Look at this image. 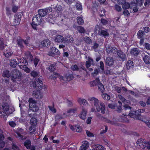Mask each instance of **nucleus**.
<instances>
[{"instance_id":"15","label":"nucleus","mask_w":150,"mask_h":150,"mask_svg":"<svg viewBox=\"0 0 150 150\" xmlns=\"http://www.w3.org/2000/svg\"><path fill=\"white\" fill-rule=\"evenodd\" d=\"M87 111L84 108H82V111L79 115V117L83 120H85L86 118V115Z\"/></svg>"},{"instance_id":"31","label":"nucleus","mask_w":150,"mask_h":150,"mask_svg":"<svg viewBox=\"0 0 150 150\" xmlns=\"http://www.w3.org/2000/svg\"><path fill=\"white\" fill-rule=\"evenodd\" d=\"M20 38H21L20 37ZM17 44L18 46L22 48L23 47V43L24 42V40L21 38L18 39L17 40Z\"/></svg>"},{"instance_id":"64","label":"nucleus","mask_w":150,"mask_h":150,"mask_svg":"<svg viewBox=\"0 0 150 150\" xmlns=\"http://www.w3.org/2000/svg\"><path fill=\"white\" fill-rule=\"evenodd\" d=\"M86 134L89 137H93L94 136L93 134L88 130L86 131Z\"/></svg>"},{"instance_id":"41","label":"nucleus","mask_w":150,"mask_h":150,"mask_svg":"<svg viewBox=\"0 0 150 150\" xmlns=\"http://www.w3.org/2000/svg\"><path fill=\"white\" fill-rule=\"evenodd\" d=\"M102 96L103 98L105 100H109L110 99V95L106 93L102 94Z\"/></svg>"},{"instance_id":"45","label":"nucleus","mask_w":150,"mask_h":150,"mask_svg":"<svg viewBox=\"0 0 150 150\" xmlns=\"http://www.w3.org/2000/svg\"><path fill=\"white\" fill-rule=\"evenodd\" d=\"M100 35L103 36L104 37L108 36L109 34L108 32L104 30H101L100 33L99 34Z\"/></svg>"},{"instance_id":"60","label":"nucleus","mask_w":150,"mask_h":150,"mask_svg":"<svg viewBox=\"0 0 150 150\" xmlns=\"http://www.w3.org/2000/svg\"><path fill=\"white\" fill-rule=\"evenodd\" d=\"M48 107L49 108L50 110L54 113H55L56 112V110L55 108H54V106L53 104V107L49 106Z\"/></svg>"},{"instance_id":"24","label":"nucleus","mask_w":150,"mask_h":150,"mask_svg":"<svg viewBox=\"0 0 150 150\" xmlns=\"http://www.w3.org/2000/svg\"><path fill=\"white\" fill-rule=\"evenodd\" d=\"M38 14L41 17H44L47 14V9H41L38 10Z\"/></svg>"},{"instance_id":"33","label":"nucleus","mask_w":150,"mask_h":150,"mask_svg":"<svg viewBox=\"0 0 150 150\" xmlns=\"http://www.w3.org/2000/svg\"><path fill=\"white\" fill-rule=\"evenodd\" d=\"M143 60L145 63L147 64L150 63V57L148 55H145L143 57Z\"/></svg>"},{"instance_id":"40","label":"nucleus","mask_w":150,"mask_h":150,"mask_svg":"<svg viewBox=\"0 0 150 150\" xmlns=\"http://www.w3.org/2000/svg\"><path fill=\"white\" fill-rule=\"evenodd\" d=\"M77 23L79 25H82L83 23V19L81 17H78L76 18Z\"/></svg>"},{"instance_id":"57","label":"nucleus","mask_w":150,"mask_h":150,"mask_svg":"<svg viewBox=\"0 0 150 150\" xmlns=\"http://www.w3.org/2000/svg\"><path fill=\"white\" fill-rule=\"evenodd\" d=\"M30 75L33 77H35L38 76V73L35 71L33 70L31 72Z\"/></svg>"},{"instance_id":"22","label":"nucleus","mask_w":150,"mask_h":150,"mask_svg":"<svg viewBox=\"0 0 150 150\" xmlns=\"http://www.w3.org/2000/svg\"><path fill=\"white\" fill-rule=\"evenodd\" d=\"M129 115L131 117L133 118L134 119L135 118L138 120H140L141 119L140 115L139 114L138 115V113H137L136 114L135 112V114L129 112Z\"/></svg>"},{"instance_id":"54","label":"nucleus","mask_w":150,"mask_h":150,"mask_svg":"<svg viewBox=\"0 0 150 150\" xmlns=\"http://www.w3.org/2000/svg\"><path fill=\"white\" fill-rule=\"evenodd\" d=\"M104 121H105L106 122L110 123L112 125H115L116 124V123L115 122L110 120H109L108 119L106 118H105V120Z\"/></svg>"},{"instance_id":"44","label":"nucleus","mask_w":150,"mask_h":150,"mask_svg":"<svg viewBox=\"0 0 150 150\" xmlns=\"http://www.w3.org/2000/svg\"><path fill=\"white\" fill-rule=\"evenodd\" d=\"M4 48V39L1 38H0V49L3 50Z\"/></svg>"},{"instance_id":"8","label":"nucleus","mask_w":150,"mask_h":150,"mask_svg":"<svg viewBox=\"0 0 150 150\" xmlns=\"http://www.w3.org/2000/svg\"><path fill=\"white\" fill-rule=\"evenodd\" d=\"M59 54V52L57 49L55 47H52L50 48V50L48 52V55L54 57L56 54L58 55Z\"/></svg>"},{"instance_id":"38","label":"nucleus","mask_w":150,"mask_h":150,"mask_svg":"<svg viewBox=\"0 0 150 150\" xmlns=\"http://www.w3.org/2000/svg\"><path fill=\"white\" fill-rule=\"evenodd\" d=\"M98 86L99 89L101 93H103L104 91L105 90L103 85L100 82V83H99L98 85Z\"/></svg>"},{"instance_id":"3","label":"nucleus","mask_w":150,"mask_h":150,"mask_svg":"<svg viewBox=\"0 0 150 150\" xmlns=\"http://www.w3.org/2000/svg\"><path fill=\"white\" fill-rule=\"evenodd\" d=\"M21 76V73L19 70L16 69H13L11 71V80L13 82H15L17 79H20Z\"/></svg>"},{"instance_id":"58","label":"nucleus","mask_w":150,"mask_h":150,"mask_svg":"<svg viewBox=\"0 0 150 150\" xmlns=\"http://www.w3.org/2000/svg\"><path fill=\"white\" fill-rule=\"evenodd\" d=\"M22 68H23V69L27 73H29L30 71V69L28 68L27 66H25L22 67Z\"/></svg>"},{"instance_id":"30","label":"nucleus","mask_w":150,"mask_h":150,"mask_svg":"<svg viewBox=\"0 0 150 150\" xmlns=\"http://www.w3.org/2000/svg\"><path fill=\"white\" fill-rule=\"evenodd\" d=\"M17 64V62L16 59H11L10 63V65L11 67L15 68Z\"/></svg>"},{"instance_id":"4","label":"nucleus","mask_w":150,"mask_h":150,"mask_svg":"<svg viewBox=\"0 0 150 150\" xmlns=\"http://www.w3.org/2000/svg\"><path fill=\"white\" fill-rule=\"evenodd\" d=\"M46 88L45 85L43 83L42 81L39 79H38V99H41L43 96V93L41 91H40L42 89H45Z\"/></svg>"},{"instance_id":"1","label":"nucleus","mask_w":150,"mask_h":150,"mask_svg":"<svg viewBox=\"0 0 150 150\" xmlns=\"http://www.w3.org/2000/svg\"><path fill=\"white\" fill-rule=\"evenodd\" d=\"M88 100L90 101V103L91 104H94L98 112H99L101 109V113L103 114L105 113V106L103 103L102 102L100 103V104L101 106L100 108L98 105L99 100L98 99L94 97H92L88 98Z\"/></svg>"},{"instance_id":"18","label":"nucleus","mask_w":150,"mask_h":150,"mask_svg":"<svg viewBox=\"0 0 150 150\" xmlns=\"http://www.w3.org/2000/svg\"><path fill=\"white\" fill-rule=\"evenodd\" d=\"M54 40L56 42L61 43L64 40V38L61 35H58L56 36Z\"/></svg>"},{"instance_id":"21","label":"nucleus","mask_w":150,"mask_h":150,"mask_svg":"<svg viewBox=\"0 0 150 150\" xmlns=\"http://www.w3.org/2000/svg\"><path fill=\"white\" fill-rule=\"evenodd\" d=\"M74 27L80 33L83 34L86 32V30L83 27L77 26H75V27Z\"/></svg>"},{"instance_id":"61","label":"nucleus","mask_w":150,"mask_h":150,"mask_svg":"<svg viewBox=\"0 0 150 150\" xmlns=\"http://www.w3.org/2000/svg\"><path fill=\"white\" fill-rule=\"evenodd\" d=\"M76 6L78 10H81L82 9V6L80 4L76 3Z\"/></svg>"},{"instance_id":"39","label":"nucleus","mask_w":150,"mask_h":150,"mask_svg":"<svg viewBox=\"0 0 150 150\" xmlns=\"http://www.w3.org/2000/svg\"><path fill=\"white\" fill-rule=\"evenodd\" d=\"M36 130V127L35 126L31 125L30 127L29 131L30 134H31L34 133Z\"/></svg>"},{"instance_id":"46","label":"nucleus","mask_w":150,"mask_h":150,"mask_svg":"<svg viewBox=\"0 0 150 150\" xmlns=\"http://www.w3.org/2000/svg\"><path fill=\"white\" fill-rule=\"evenodd\" d=\"M124 109L125 110H127L129 112L131 111V109L132 108L127 105H125L123 106Z\"/></svg>"},{"instance_id":"59","label":"nucleus","mask_w":150,"mask_h":150,"mask_svg":"<svg viewBox=\"0 0 150 150\" xmlns=\"http://www.w3.org/2000/svg\"><path fill=\"white\" fill-rule=\"evenodd\" d=\"M115 10L118 12H120L121 11L122 8L121 7L117 5H115Z\"/></svg>"},{"instance_id":"5","label":"nucleus","mask_w":150,"mask_h":150,"mask_svg":"<svg viewBox=\"0 0 150 150\" xmlns=\"http://www.w3.org/2000/svg\"><path fill=\"white\" fill-rule=\"evenodd\" d=\"M29 107L30 109L33 112H36L38 110V108L36 105V102L33 98H30L29 99Z\"/></svg>"},{"instance_id":"13","label":"nucleus","mask_w":150,"mask_h":150,"mask_svg":"<svg viewBox=\"0 0 150 150\" xmlns=\"http://www.w3.org/2000/svg\"><path fill=\"white\" fill-rule=\"evenodd\" d=\"M16 133L17 135V137L18 138L21 139H23V135L22 134H23L24 133V131L23 129L21 128H18L17 129Z\"/></svg>"},{"instance_id":"36","label":"nucleus","mask_w":150,"mask_h":150,"mask_svg":"<svg viewBox=\"0 0 150 150\" xmlns=\"http://www.w3.org/2000/svg\"><path fill=\"white\" fill-rule=\"evenodd\" d=\"M82 144L81 147L87 149L89 146V143L87 141H83L82 142Z\"/></svg>"},{"instance_id":"32","label":"nucleus","mask_w":150,"mask_h":150,"mask_svg":"<svg viewBox=\"0 0 150 150\" xmlns=\"http://www.w3.org/2000/svg\"><path fill=\"white\" fill-rule=\"evenodd\" d=\"M92 150H105V149L102 145H97L95 146Z\"/></svg>"},{"instance_id":"17","label":"nucleus","mask_w":150,"mask_h":150,"mask_svg":"<svg viewBox=\"0 0 150 150\" xmlns=\"http://www.w3.org/2000/svg\"><path fill=\"white\" fill-rule=\"evenodd\" d=\"M116 53H117V55L119 57L122 61H124L126 59V55L122 51H118L117 50V52Z\"/></svg>"},{"instance_id":"51","label":"nucleus","mask_w":150,"mask_h":150,"mask_svg":"<svg viewBox=\"0 0 150 150\" xmlns=\"http://www.w3.org/2000/svg\"><path fill=\"white\" fill-rule=\"evenodd\" d=\"M3 110L5 111H8L9 110L8 106L6 104H4L2 106Z\"/></svg>"},{"instance_id":"11","label":"nucleus","mask_w":150,"mask_h":150,"mask_svg":"<svg viewBox=\"0 0 150 150\" xmlns=\"http://www.w3.org/2000/svg\"><path fill=\"white\" fill-rule=\"evenodd\" d=\"M114 61L113 57H108L105 60V64L107 66H111L113 65Z\"/></svg>"},{"instance_id":"7","label":"nucleus","mask_w":150,"mask_h":150,"mask_svg":"<svg viewBox=\"0 0 150 150\" xmlns=\"http://www.w3.org/2000/svg\"><path fill=\"white\" fill-rule=\"evenodd\" d=\"M24 146L26 149L29 150H35V148L34 146H31V141L29 139L26 140L24 143Z\"/></svg>"},{"instance_id":"35","label":"nucleus","mask_w":150,"mask_h":150,"mask_svg":"<svg viewBox=\"0 0 150 150\" xmlns=\"http://www.w3.org/2000/svg\"><path fill=\"white\" fill-rule=\"evenodd\" d=\"M6 15L9 18L11 17L12 12L10 8L8 7H6Z\"/></svg>"},{"instance_id":"48","label":"nucleus","mask_w":150,"mask_h":150,"mask_svg":"<svg viewBox=\"0 0 150 150\" xmlns=\"http://www.w3.org/2000/svg\"><path fill=\"white\" fill-rule=\"evenodd\" d=\"M144 35V32L141 30H139L137 33V35L139 38H142Z\"/></svg>"},{"instance_id":"25","label":"nucleus","mask_w":150,"mask_h":150,"mask_svg":"<svg viewBox=\"0 0 150 150\" xmlns=\"http://www.w3.org/2000/svg\"><path fill=\"white\" fill-rule=\"evenodd\" d=\"M2 76L4 77L9 78L11 76V73L8 70L5 69L4 71Z\"/></svg>"},{"instance_id":"55","label":"nucleus","mask_w":150,"mask_h":150,"mask_svg":"<svg viewBox=\"0 0 150 150\" xmlns=\"http://www.w3.org/2000/svg\"><path fill=\"white\" fill-rule=\"evenodd\" d=\"M12 149L13 150H19V147L16 144L13 143L11 144Z\"/></svg>"},{"instance_id":"27","label":"nucleus","mask_w":150,"mask_h":150,"mask_svg":"<svg viewBox=\"0 0 150 150\" xmlns=\"http://www.w3.org/2000/svg\"><path fill=\"white\" fill-rule=\"evenodd\" d=\"M64 40L67 42L72 43L73 42L74 39L72 36L69 35L65 38Z\"/></svg>"},{"instance_id":"37","label":"nucleus","mask_w":150,"mask_h":150,"mask_svg":"<svg viewBox=\"0 0 150 150\" xmlns=\"http://www.w3.org/2000/svg\"><path fill=\"white\" fill-rule=\"evenodd\" d=\"M73 78V76L72 74L66 75L64 76V79H66V81H69L71 80Z\"/></svg>"},{"instance_id":"26","label":"nucleus","mask_w":150,"mask_h":150,"mask_svg":"<svg viewBox=\"0 0 150 150\" xmlns=\"http://www.w3.org/2000/svg\"><path fill=\"white\" fill-rule=\"evenodd\" d=\"M133 63L132 61L131 60H128L126 64V69L127 70H129L130 68L133 67Z\"/></svg>"},{"instance_id":"56","label":"nucleus","mask_w":150,"mask_h":150,"mask_svg":"<svg viewBox=\"0 0 150 150\" xmlns=\"http://www.w3.org/2000/svg\"><path fill=\"white\" fill-rule=\"evenodd\" d=\"M96 116L98 118L104 121L106 118L99 113H97L96 114Z\"/></svg>"},{"instance_id":"63","label":"nucleus","mask_w":150,"mask_h":150,"mask_svg":"<svg viewBox=\"0 0 150 150\" xmlns=\"http://www.w3.org/2000/svg\"><path fill=\"white\" fill-rule=\"evenodd\" d=\"M71 69L73 71H78L79 68L78 66L76 65H74L71 67Z\"/></svg>"},{"instance_id":"62","label":"nucleus","mask_w":150,"mask_h":150,"mask_svg":"<svg viewBox=\"0 0 150 150\" xmlns=\"http://www.w3.org/2000/svg\"><path fill=\"white\" fill-rule=\"evenodd\" d=\"M62 118V117L61 115L59 114H57L55 116V120L56 121Z\"/></svg>"},{"instance_id":"9","label":"nucleus","mask_w":150,"mask_h":150,"mask_svg":"<svg viewBox=\"0 0 150 150\" xmlns=\"http://www.w3.org/2000/svg\"><path fill=\"white\" fill-rule=\"evenodd\" d=\"M106 52L110 54L116 53L117 52V49L115 47H112L109 46H108L106 48Z\"/></svg>"},{"instance_id":"50","label":"nucleus","mask_w":150,"mask_h":150,"mask_svg":"<svg viewBox=\"0 0 150 150\" xmlns=\"http://www.w3.org/2000/svg\"><path fill=\"white\" fill-rule=\"evenodd\" d=\"M85 41L88 44H90L92 43V41L91 39L88 37H85L84 38Z\"/></svg>"},{"instance_id":"43","label":"nucleus","mask_w":150,"mask_h":150,"mask_svg":"<svg viewBox=\"0 0 150 150\" xmlns=\"http://www.w3.org/2000/svg\"><path fill=\"white\" fill-rule=\"evenodd\" d=\"M53 8L56 11H60L62 10V6L59 5H57L55 7H53Z\"/></svg>"},{"instance_id":"12","label":"nucleus","mask_w":150,"mask_h":150,"mask_svg":"<svg viewBox=\"0 0 150 150\" xmlns=\"http://www.w3.org/2000/svg\"><path fill=\"white\" fill-rule=\"evenodd\" d=\"M28 64V62L26 58L22 57L18 60V65L21 67L27 66Z\"/></svg>"},{"instance_id":"42","label":"nucleus","mask_w":150,"mask_h":150,"mask_svg":"<svg viewBox=\"0 0 150 150\" xmlns=\"http://www.w3.org/2000/svg\"><path fill=\"white\" fill-rule=\"evenodd\" d=\"M56 69V67L55 65L54 64L50 65L49 67V70L50 71L54 72Z\"/></svg>"},{"instance_id":"34","label":"nucleus","mask_w":150,"mask_h":150,"mask_svg":"<svg viewBox=\"0 0 150 150\" xmlns=\"http://www.w3.org/2000/svg\"><path fill=\"white\" fill-rule=\"evenodd\" d=\"M38 121L36 118L35 117H32L31 118L30 120V124L31 125L35 126H36L37 124Z\"/></svg>"},{"instance_id":"29","label":"nucleus","mask_w":150,"mask_h":150,"mask_svg":"<svg viewBox=\"0 0 150 150\" xmlns=\"http://www.w3.org/2000/svg\"><path fill=\"white\" fill-rule=\"evenodd\" d=\"M93 60L91 58H89L88 60L86 62V66L87 68H89V67H90L91 64H93Z\"/></svg>"},{"instance_id":"23","label":"nucleus","mask_w":150,"mask_h":150,"mask_svg":"<svg viewBox=\"0 0 150 150\" xmlns=\"http://www.w3.org/2000/svg\"><path fill=\"white\" fill-rule=\"evenodd\" d=\"M37 82L38 81L36 79L32 82V83L30 84V86L33 87L34 88L36 89V91H35V95H38V86L37 85Z\"/></svg>"},{"instance_id":"53","label":"nucleus","mask_w":150,"mask_h":150,"mask_svg":"<svg viewBox=\"0 0 150 150\" xmlns=\"http://www.w3.org/2000/svg\"><path fill=\"white\" fill-rule=\"evenodd\" d=\"M99 45L98 44L95 42L94 43L93 46L92 47V49L96 52L97 51V49Z\"/></svg>"},{"instance_id":"2","label":"nucleus","mask_w":150,"mask_h":150,"mask_svg":"<svg viewBox=\"0 0 150 150\" xmlns=\"http://www.w3.org/2000/svg\"><path fill=\"white\" fill-rule=\"evenodd\" d=\"M136 144L137 149L141 150H150V141L144 142L143 139H139L137 141Z\"/></svg>"},{"instance_id":"52","label":"nucleus","mask_w":150,"mask_h":150,"mask_svg":"<svg viewBox=\"0 0 150 150\" xmlns=\"http://www.w3.org/2000/svg\"><path fill=\"white\" fill-rule=\"evenodd\" d=\"M18 9V6L14 5L12 6V10L13 12L16 13L17 12Z\"/></svg>"},{"instance_id":"10","label":"nucleus","mask_w":150,"mask_h":150,"mask_svg":"<svg viewBox=\"0 0 150 150\" xmlns=\"http://www.w3.org/2000/svg\"><path fill=\"white\" fill-rule=\"evenodd\" d=\"M37 15H36L34 16L32 19V22L31 23V25L32 27L34 29H37V26L38 25V17Z\"/></svg>"},{"instance_id":"19","label":"nucleus","mask_w":150,"mask_h":150,"mask_svg":"<svg viewBox=\"0 0 150 150\" xmlns=\"http://www.w3.org/2000/svg\"><path fill=\"white\" fill-rule=\"evenodd\" d=\"M12 53H13L12 52L11 50L10 49L8 48L4 52V55L5 57L8 58L11 55Z\"/></svg>"},{"instance_id":"47","label":"nucleus","mask_w":150,"mask_h":150,"mask_svg":"<svg viewBox=\"0 0 150 150\" xmlns=\"http://www.w3.org/2000/svg\"><path fill=\"white\" fill-rule=\"evenodd\" d=\"M122 4V8L124 9H128L130 7V4L128 2H125Z\"/></svg>"},{"instance_id":"20","label":"nucleus","mask_w":150,"mask_h":150,"mask_svg":"<svg viewBox=\"0 0 150 150\" xmlns=\"http://www.w3.org/2000/svg\"><path fill=\"white\" fill-rule=\"evenodd\" d=\"M100 82L99 79L98 78H96L94 80L91 81L90 83V86L91 87H92L98 85Z\"/></svg>"},{"instance_id":"16","label":"nucleus","mask_w":150,"mask_h":150,"mask_svg":"<svg viewBox=\"0 0 150 150\" xmlns=\"http://www.w3.org/2000/svg\"><path fill=\"white\" fill-rule=\"evenodd\" d=\"M77 101L79 105L82 106V108H83V106L86 105V104H88L87 101L83 98H79L78 99Z\"/></svg>"},{"instance_id":"49","label":"nucleus","mask_w":150,"mask_h":150,"mask_svg":"<svg viewBox=\"0 0 150 150\" xmlns=\"http://www.w3.org/2000/svg\"><path fill=\"white\" fill-rule=\"evenodd\" d=\"M81 39L79 38H78L76 39L74 43L76 45H79L81 44Z\"/></svg>"},{"instance_id":"14","label":"nucleus","mask_w":150,"mask_h":150,"mask_svg":"<svg viewBox=\"0 0 150 150\" xmlns=\"http://www.w3.org/2000/svg\"><path fill=\"white\" fill-rule=\"evenodd\" d=\"M50 41L48 39H46L42 41L39 44V47H47L50 45Z\"/></svg>"},{"instance_id":"6","label":"nucleus","mask_w":150,"mask_h":150,"mask_svg":"<svg viewBox=\"0 0 150 150\" xmlns=\"http://www.w3.org/2000/svg\"><path fill=\"white\" fill-rule=\"evenodd\" d=\"M23 12H20L15 14L14 17V25L15 26L19 24L21 21V16L23 15Z\"/></svg>"},{"instance_id":"28","label":"nucleus","mask_w":150,"mask_h":150,"mask_svg":"<svg viewBox=\"0 0 150 150\" xmlns=\"http://www.w3.org/2000/svg\"><path fill=\"white\" fill-rule=\"evenodd\" d=\"M139 53V52L137 48H134L132 49L130 52L131 54L134 56H137Z\"/></svg>"}]
</instances>
